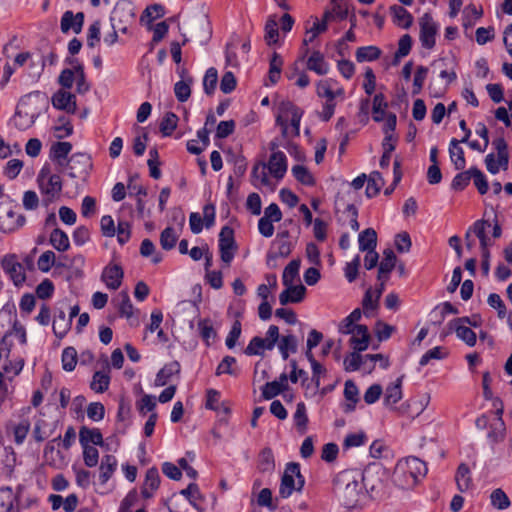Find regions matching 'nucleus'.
<instances>
[{
  "label": "nucleus",
  "instance_id": "nucleus-25",
  "mask_svg": "<svg viewBox=\"0 0 512 512\" xmlns=\"http://www.w3.org/2000/svg\"><path fill=\"white\" fill-rule=\"evenodd\" d=\"M84 23V14L78 12L74 14L72 11H66L61 18V31L68 33L73 30L76 34L80 33Z\"/></svg>",
  "mask_w": 512,
  "mask_h": 512
},
{
  "label": "nucleus",
  "instance_id": "nucleus-28",
  "mask_svg": "<svg viewBox=\"0 0 512 512\" xmlns=\"http://www.w3.org/2000/svg\"><path fill=\"white\" fill-rule=\"evenodd\" d=\"M402 397V377H399L386 387L384 392V405L389 408H394Z\"/></svg>",
  "mask_w": 512,
  "mask_h": 512
},
{
  "label": "nucleus",
  "instance_id": "nucleus-24",
  "mask_svg": "<svg viewBox=\"0 0 512 512\" xmlns=\"http://www.w3.org/2000/svg\"><path fill=\"white\" fill-rule=\"evenodd\" d=\"M348 16V6L344 0H330L329 7L324 11L323 19L330 21H342Z\"/></svg>",
  "mask_w": 512,
  "mask_h": 512
},
{
  "label": "nucleus",
  "instance_id": "nucleus-54",
  "mask_svg": "<svg viewBox=\"0 0 512 512\" xmlns=\"http://www.w3.org/2000/svg\"><path fill=\"white\" fill-rule=\"evenodd\" d=\"M287 78L290 81H293L294 84L304 89L310 85V77L304 70H299L297 65L294 64L293 67H291V70L287 72Z\"/></svg>",
  "mask_w": 512,
  "mask_h": 512
},
{
  "label": "nucleus",
  "instance_id": "nucleus-55",
  "mask_svg": "<svg viewBox=\"0 0 512 512\" xmlns=\"http://www.w3.org/2000/svg\"><path fill=\"white\" fill-rule=\"evenodd\" d=\"M300 260L295 259L288 263L284 268L282 282L284 286H290L299 276Z\"/></svg>",
  "mask_w": 512,
  "mask_h": 512
},
{
  "label": "nucleus",
  "instance_id": "nucleus-48",
  "mask_svg": "<svg viewBox=\"0 0 512 512\" xmlns=\"http://www.w3.org/2000/svg\"><path fill=\"white\" fill-rule=\"evenodd\" d=\"M277 342L279 352L284 360L288 359L290 353L297 351V339L292 334L284 335L281 338L279 337Z\"/></svg>",
  "mask_w": 512,
  "mask_h": 512
},
{
  "label": "nucleus",
  "instance_id": "nucleus-18",
  "mask_svg": "<svg viewBox=\"0 0 512 512\" xmlns=\"http://www.w3.org/2000/svg\"><path fill=\"white\" fill-rule=\"evenodd\" d=\"M52 105L58 110L74 114L77 108L76 96L67 90H58L52 96Z\"/></svg>",
  "mask_w": 512,
  "mask_h": 512
},
{
  "label": "nucleus",
  "instance_id": "nucleus-39",
  "mask_svg": "<svg viewBox=\"0 0 512 512\" xmlns=\"http://www.w3.org/2000/svg\"><path fill=\"white\" fill-rule=\"evenodd\" d=\"M455 481L457 484V488L461 492H466L472 487L473 483H472L471 471H470L469 467L467 466V464L461 463L458 466L456 474H455Z\"/></svg>",
  "mask_w": 512,
  "mask_h": 512
},
{
  "label": "nucleus",
  "instance_id": "nucleus-20",
  "mask_svg": "<svg viewBox=\"0 0 512 512\" xmlns=\"http://www.w3.org/2000/svg\"><path fill=\"white\" fill-rule=\"evenodd\" d=\"M92 167L91 159L85 154L71 157L69 161V175L72 178H85Z\"/></svg>",
  "mask_w": 512,
  "mask_h": 512
},
{
  "label": "nucleus",
  "instance_id": "nucleus-49",
  "mask_svg": "<svg viewBox=\"0 0 512 512\" xmlns=\"http://www.w3.org/2000/svg\"><path fill=\"white\" fill-rule=\"evenodd\" d=\"M359 249L361 251L375 250L377 245V234L374 229L367 228L359 234Z\"/></svg>",
  "mask_w": 512,
  "mask_h": 512
},
{
  "label": "nucleus",
  "instance_id": "nucleus-31",
  "mask_svg": "<svg viewBox=\"0 0 512 512\" xmlns=\"http://www.w3.org/2000/svg\"><path fill=\"white\" fill-rule=\"evenodd\" d=\"M305 292L306 288L301 284L296 286L293 284L286 286V289L279 295V301L282 305H286L288 303H299L303 300Z\"/></svg>",
  "mask_w": 512,
  "mask_h": 512
},
{
  "label": "nucleus",
  "instance_id": "nucleus-11",
  "mask_svg": "<svg viewBox=\"0 0 512 512\" xmlns=\"http://www.w3.org/2000/svg\"><path fill=\"white\" fill-rule=\"evenodd\" d=\"M440 32V24L431 14L425 13L419 19V41L426 50H432L436 45Z\"/></svg>",
  "mask_w": 512,
  "mask_h": 512
},
{
  "label": "nucleus",
  "instance_id": "nucleus-23",
  "mask_svg": "<svg viewBox=\"0 0 512 512\" xmlns=\"http://www.w3.org/2000/svg\"><path fill=\"white\" fill-rule=\"evenodd\" d=\"M328 23L322 18L321 20L315 19L312 26L306 29V33L302 42L301 52L303 57L309 52V45L323 32L327 30Z\"/></svg>",
  "mask_w": 512,
  "mask_h": 512
},
{
  "label": "nucleus",
  "instance_id": "nucleus-2",
  "mask_svg": "<svg viewBox=\"0 0 512 512\" xmlns=\"http://www.w3.org/2000/svg\"><path fill=\"white\" fill-rule=\"evenodd\" d=\"M288 170V159L280 150L272 151L268 161H258L251 171V183L256 188L274 191Z\"/></svg>",
  "mask_w": 512,
  "mask_h": 512
},
{
  "label": "nucleus",
  "instance_id": "nucleus-63",
  "mask_svg": "<svg viewBox=\"0 0 512 512\" xmlns=\"http://www.w3.org/2000/svg\"><path fill=\"white\" fill-rule=\"evenodd\" d=\"M192 79L181 80L175 83L174 93L179 102H185L191 95Z\"/></svg>",
  "mask_w": 512,
  "mask_h": 512
},
{
  "label": "nucleus",
  "instance_id": "nucleus-53",
  "mask_svg": "<svg viewBox=\"0 0 512 512\" xmlns=\"http://www.w3.org/2000/svg\"><path fill=\"white\" fill-rule=\"evenodd\" d=\"M179 122L178 116L173 112H167L160 122V132L164 137L171 136L177 128Z\"/></svg>",
  "mask_w": 512,
  "mask_h": 512
},
{
  "label": "nucleus",
  "instance_id": "nucleus-1",
  "mask_svg": "<svg viewBox=\"0 0 512 512\" xmlns=\"http://www.w3.org/2000/svg\"><path fill=\"white\" fill-rule=\"evenodd\" d=\"M333 493L345 508L361 507L366 498L362 473L353 469L339 472L333 479Z\"/></svg>",
  "mask_w": 512,
  "mask_h": 512
},
{
  "label": "nucleus",
  "instance_id": "nucleus-8",
  "mask_svg": "<svg viewBox=\"0 0 512 512\" xmlns=\"http://www.w3.org/2000/svg\"><path fill=\"white\" fill-rule=\"evenodd\" d=\"M501 233L502 230L497 221L492 226L488 220H477L466 232L467 246L471 247L469 239L471 234H473L479 239L481 250H489L494 244V239L499 238Z\"/></svg>",
  "mask_w": 512,
  "mask_h": 512
},
{
  "label": "nucleus",
  "instance_id": "nucleus-36",
  "mask_svg": "<svg viewBox=\"0 0 512 512\" xmlns=\"http://www.w3.org/2000/svg\"><path fill=\"white\" fill-rule=\"evenodd\" d=\"M311 372H312V382L314 383L313 388H310V385H307L305 390V396H314L317 394L320 385H321V379L324 378L327 374V369L319 362L313 363L311 365Z\"/></svg>",
  "mask_w": 512,
  "mask_h": 512
},
{
  "label": "nucleus",
  "instance_id": "nucleus-27",
  "mask_svg": "<svg viewBox=\"0 0 512 512\" xmlns=\"http://www.w3.org/2000/svg\"><path fill=\"white\" fill-rule=\"evenodd\" d=\"M118 461L115 456L107 454L102 457L99 466V483L105 485L117 470Z\"/></svg>",
  "mask_w": 512,
  "mask_h": 512
},
{
  "label": "nucleus",
  "instance_id": "nucleus-16",
  "mask_svg": "<svg viewBox=\"0 0 512 512\" xmlns=\"http://www.w3.org/2000/svg\"><path fill=\"white\" fill-rule=\"evenodd\" d=\"M301 53V59L306 61L307 70L315 73L318 76H325L329 74L331 70L330 63L326 60L325 55L319 50H313L310 54L309 52L303 57V53Z\"/></svg>",
  "mask_w": 512,
  "mask_h": 512
},
{
  "label": "nucleus",
  "instance_id": "nucleus-46",
  "mask_svg": "<svg viewBox=\"0 0 512 512\" xmlns=\"http://www.w3.org/2000/svg\"><path fill=\"white\" fill-rule=\"evenodd\" d=\"M396 264V256L391 250L384 252V258L380 262L378 271V280H386L394 269Z\"/></svg>",
  "mask_w": 512,
  "mask_h": 512
},
{
  "label": "nucleus",
  "instance_id": "nucleus-9",
  "mask_svg": "<svg viewBox=\"0 0 512 512\" xmlns=\"http://www.w3.org/2000/svg\"><path fill=\"white\" fill-rule=\"evenodd\" d=\"M305 479L301 474L300 465L296 462L286 464L279 486V496L283 499L289 498L295 491H301Z\"/></svg>",
  "mask_w": 512,
  "mask_h": 512
},
{
  "label": "nucleus",
  "instance_id": "nucleus-15",
  "mask_svg": "<svg viewBox=\"0 0 512 512\" xmlns=\"http://www.w3.org/2000/svg\"><path fill=\"white\" fill-rule=\"evenodd\" d=\"M173 220L177 224V227L168 226L160 234V245L167 251L175 247L185 223V215L181 211H178L174 214Z\"/></svg>",
  "mask_w": 512,
  "mask_h": 512
},
{
  "label": "nucleus",
  "instance_id": "nucleus-38",
  "mask_svg": "<svg viewBox=\"0 0 512 512\" xmlns=\"http://www.w3.org/2000/svg\"><path fill=\"white\" fill-rule=\"evenodd\" d=\"M180 372V364L177 361L167 363L159 370L155 378V386H165L173 375Z\"/></svg>",
  "mask_w": 512,
  "mask_h": 512
},
{
  "label": "nucleus",
  "instance_id": "nucleus-56",
  "mask_svg": "<svg viewBox=\"0 0 512 512\" xmlns=\"http://www.w3.org/2000/svg\"><path fill=\"white\" fill-rule=\"evenodd\" d=\"M448 356V350L442 346H436L432 349H429L426 353L422 355L419 360L420 366L428 365L432 360H442Z\"/></svg>",
  "mask_w": 512,
  "mask_h": 512
},
{
  "label": "nucleus",
  "instance_id": "nucleus-64",
  "mask_svg": "<svg viewBox=\"0 0 512 512\" xmlns=\"http://www.w3.org/2000/svg\"><path fill=\"white\" fill-rule=\"evenodd\" d=\"M54 131L57 138L63 139L73 133V125L66 117H60L54 126Z\"/></svg>",
  "mask_w": 512,
  "mask_h": 512
},
{
  "label": "nucleus",
  "instance_id": "nucleus-35",
  "mask_svg": "<svg viewBox=\"0 0 512 512\" xmlns=\"http://www.w3.org/2000/svg\"><path fill=\"white\" fill-rule=\"evenodd\" d=\"M309 418L307 408L304 402H299L296 405V410L293 414V424L297 432L304 435L308 430Z\"/></svg>",
  "mask_w": 512,
  "mask_h": 512
},
{
  "label": "nucleus",
  "instance_id": "nucleus-33",
  "mask_svg": "<svg viewBox=\"0 0 512 512\" xmlns=\"http://www.w3.org/2000/svg\"><path fill=\"white\" fill-rule=\"evenodd\" d=\"M344 397L346 403L344 405L345 412H352L355 410L357 403L360 400L359 389L354 381L347 380L344 384Z\"/></svg>",
  "mask_w": 512,
  "mask_h": 512
},
{
  "label": "nucleus",
  "instance_id": "nucleus-26",
  "mask_svg": "<svg viewBox=\"0 0 512 512\" xmlns=\"http://www.w3.org/2000/svg\"><path fill=\"white\" fill-rule=\"evenodd\" d=\"M180 494L185 497L189 504L197 511L203 512L205 510V497L196 483H190L187 488L180 491Z\"/></svg>",
  "mask_w": 512,
  "mask_h": 512
},
{
  "label": "nucleus",
  "instance_id": "nucleus-29",
  "mask_svg": "<svg viewBox=\"0 0 512 512\" xmlns=\"http://www.w3.org/2000/svg\"><path fill=\"white\" fill-rule=\"evenodd\" d=\"M79 442L81 446H103V436L98 428L83 426L79 431Z\"/></svg>",
  "mask_w": 512,
  "mask_h": 512
},
{
  "label": "nucleus",
  "instance_id": "nucleus-45",
  "mask_svg": "<svg viewBox=\"0 0 512 512\" xmlns=\"http://www.w3.org/2000/svg\"><path fill=\"white\" fill-rule=\"evenodd\" d=\"M506 437V427L502 418L498 419V421L489 426V431L487 433V439L489 443L494 446L500 442H503Z\"/></svg>",
  "mask_w": 512,
  "mask_h": 512
},
{
  "label": "nucleus",
  "instance_id": "nucleus-37",
  "mask_svg": "<svg viewBox=\"0 0 512 512\" xmlns=\"http://www.w3.org/2000/svg\"><path fill=\"white\" fill-rule=\"evenodd\" d=\"M382 55V50L375 45L361 46L355 51V58L358 63L373 62Z\"/></svg>",
  "mask_w": 512,
  "mask_h": 512
},
{
  "label": "nucleus",
  "instance_id": "nucleus-61",
  "mask_svg": "<svg viewBox=\"0 0 512 512\" xmlns=\"http://www.w3.org/2000/svg\"><path fill=\"white\" fill-rule=\"evenodd\" d=\"M198 330L203 341L210 345V341L216 337V331L210 319H201L198 322Z\"/></svg>",
  "mask_w": 512,
  "mask_h": 512
},
{
  "label": "nucleus",
  "instance_id": "nucleus-40",
  "mask_svg": "<svg viewBox=\"0 0 512 512\" xmlns=\"http://www.w3.org/2000/svg\"><path fill=\"white\" fill-rule=\"evenodd\" d=\"M17 497L10 487L0 488V512H16Z\"/></svg>",
  "mask_w": 512,
  "mask_h": 512
},
{
  "label": "nucleus",
  "instance_id": "nucleus-6",
  "mask_svg": "<svg viewBox=\"0 0 512 512\" xmlns=\"http://www.w3.org/2000/svg\"><path fill=\"white\" fill-rule=\"evenodd\" d=\"M37 184L45 206L60 198L63 189L62 177L53 171L50 165L46 164L40 169L37 175Z\"/></svg>",
  "mask_w": 512,
  "mask_h": 512
},
{
  "label": "nucleus",
  "instance_id": "nucleus-5",
  "mask_svg": "<svg viewBox=\"0 0 512 512\" xmlns=\"http://www.w3.org/2000/svg\"><path fill=\"white\" fill-rule=\"evenodd\" d=\"M304 111L291 101H282L277 107L276 124L284 137H296L300 134V123Z\"/></svg>",
  "mask_w": 512,
  "mask_h": 512
},
{
  "label": "nucleus",
  "instance_id": "nucleus-57",
  "mask_svg": "<svg viewBox=\"0 0 512 512\" xmlns=\"http://www.w3.org/2000/svg\"><path fill=\"white\" fill-rule=\"evenodd\" d=\"M25 365V361L21 357H17L15 359L6 360L3 366L4 373L7 375L9 380H12L14 377L18 376Z\"/></svg>",
  "mask_w": 512,
  "mask_h": 512
},
{
  "label": "nucleus",
  "instance_id": "nucleus-17",
  "mask_svg": "<svg viewBox=\"0 0 512 512\" xmlns=\"http://www.w3.org/2000/svg\"><path fill=\"white\" fill-rule=\"evenodd\" d=\"M470 323L469 317H460L450 322V328L453 330L460 340H462L469 347L475 346L477 342L476 333L467 326Z\"/></svg>",
  "mask_w": 512,
  "mask_h": 512
},
{
  "label": "nucleus",
  "instance_id": "nucleus-59",
  "mask_svg": "<svg viewBox=\"0 0 512 512\" xmlns=\"http://www.w3.org/2000/svg\"><path fill=\"white\" fill-rule=\"evenodd\" d=\"M428 68L425 66H418L415 70L414 77H413V84H412V94L418 95L421 93L425 81L428 76Z\"/></svg>",
  "mask_w": 512,
  "mask_h": 512
},
{
  "label": "nucleus",
  "instance_id": "nucleus-43",
  "mask_svg": "<svg viewBox=\"0 0 512 512\" xmlns=\"http://www.w3.org/2000/svg\"><path fill=\"white\" fill-rule=\"evenodd\" d=\"M111 377L109 370L96 371L93 374L90 388L95 393H104L108 390L110 385Z\"/></svg>",
  "mask_w": 512,
  "mask_h": 512
},
{
  "label": "nucleus",
  "instance_id": "nucleus-50",
  "mask_svg": "<svg viewBox=\"0 0 512 512\" xmlns=\"http://www.w3.org/2000/svg\"><path fill=\"white\" fill-rule=\"evenodd\" d=\"M51 245L60 252H65L70 247L68 235L61 229H54L50 234Z\"/></svg>",
  "mask_w": 512,
  "mask_h": 512
},
{
  "label": "nucleus",
  "instance_id": "nucleus-12",
  "mask_svg": "<svg viewBox=\"0 0 512 512\" xmlns=\"http://www.w3.org/2000/svg\"><path fill=\"white\" fill-rule=\"evenodd\" d=\"M278 340L279 328L276 325H270L265 338L253 337L245 348L244 353L248 356L263 355L266 350H272Z\"/></svg>",
  "mask_w": 512,
  "mask_h": 512
},
{
  "label": "nucleus",
  "instance_id": "nucleus-60",
  "mask_svg": "<svg viewBox=\"0 0 512 512\" xmlns=\"http://www.w3.org/2000/svg\"><path fill=\"white\" fill-rule=\"evenodd\" d=\"M486 169L493 175L499 173L500 170H507L509 166V160L506 159L505 165L500 162V156L494 153H489L485 157Z\"/></svg>",
  "mask_w": 512,
  "mask_h": 512
},
{
  "label": "nucleus",
  "instance_id": "nucleus-34",
  "mask_svg": "<svg viewBox=\"0 0 512 512\" xmlns=\"http://www.w3.org/2000/svg\"><path fill=\"white\" fill-rule=\"evenodd\" d=\"M380 297L381 291H373L372 288L366 290L362 300L363 313L366 317H372L375 314Z\"/></svg>",
  "mask_w": 512,
  "mask_h": 512
},
{
  "label": "nucleus",
  "instance_id": "nucleus-51",
  "mask_svg": "<svg viewBox=\"0 0 512 512\" xmlns=\"http://www.w3.org/2000/svg\"><path fill=\"white\" fill-rule=\"evenodd\" d=\"M387 107L388 104L382 93L374 95L372 101V117L375 122L384 120Z\"/></svg>",
  "mask_w": 512,
  "mask_h": 512
},
{
  "label": "nucleus",
  "instance_id": "nucleus-22",
  "mask_svg": "<svg viewBox=\"0 0 512 512\" xmlns=\"http://www.w3.org/2000/svg\"><path fill=\"white\" fill-rule=\"evenodd\" d=\"M101 278L108 289L116 290L121 286L123 270L120 265L111 263L104 268Z\"/></svg>",
  "mask_w": 512,
  "mask_h": 512
},
{
  "label": "nucleus",
  "instance_id": "nucleus-32",
  "mask_svg": "<svg viewBox=\"0 0 512 512\" xmlns=\"http://www.w3.org/2000/svg\"><path fill=\"white\" fill-rule=\"evenodd\" d=\"M390 14L393 23L403 29H408L413 23L412 14L400 5H393L390 7Z\"/></svg>",
  "mask_w": 512,
  "mask_h": 512
},
{
  "label": "nucleus",
  "instance_id": "nucleus-42",
  "mask_svg": "<svg viewBox=\"0 0 512 512\" xmlns=\"http://www.w3.org/2000/svg\"><path fill=\"white\" fill-rule=\"evenodd\" d=\"M460 143L462 142L453 138L449 144L450 159L457 170L464 169L466 165L464 150L460 146Z\"/></svg>",
  "mask_w": 512,
  "mask_h": 512
},
{
  "label": "nucleus",
  "instance_id": "nucleus-21",
  "mask_svg": "<svg viewBox=\"0 0 512 512\" xmlns=\"http://www.w3.org/2000/svg\"><path fill=\"white\" fill-rule=\"evenodd\" d=\"M160 475L156 467H151L146 471L145 478L141 487V495L145 499L152 498L160 486Z\"/></svg>",
  "mask_w": 512,
  "mask_h": 512
},
{
  "label": "nucleus",
  "instance_id": "nucleus-19",
  "mask_svg": "<svg viewBox=\"0 0 512 512\" xmlns=\"http://www.w3.org/2000/svg\"><path fill=\"white\" fill-rule=\"evenodd\" d=\"M25 216L13 209H8L5 214L0 215V231L12 233L25 224Z\"/></svg>",
  "mask_w": 512,
  "mask_h": 512
},
{
  "label": "nucleus",
  "instance_id": "nucleus-41",
  "mask_svg": "<svg viewBox=\"0 0 512 512\" xmlns=\"http://www.w3.org/2000/svg\"><path fill=\"white\" fill-rule=\"evenodd\" d=\"M257 469L262 473H272L275 469V458L271 448H264L258 455Z\"/></svg>",
  "mask_w": 512,
  "mask_h": 512
},
{
  "label": "nucleus",
  "instance_id": "nucleus-30",
  "mask_svg": "<svg viewBox=\"0 0 512 512\" xmlns=\"http://www.w3.org/2000/svg\"><path fill=\"white\" fill-rule=\"evenodd\" d=\"M350 338V346L353 350L361 352L368 348L370 342V334L366 325H360L358 329L352 333Z\"/></svg>",
  "mask_w": 512,
  "mask_h": 512
},
{
  "label": "nucleus",
  "instance_id": "nucleus-58",
  "mask_svg": "<svg viewBox=\"0 0 512 512\" xmlns=\"http://www.w3.org/2000/svg\"><path fill=\"white\" fill-rule=\"evenodd\" d=\"M490 502L491 505L498 510H505L511 505L509 497L501 488L492 491Z\"/></svg>",
  "mask_w": 512,
  "mask_h": 512
},
{
  "label": "nucleus",
  "instance_id": "nucleus-7",
  "mask_svg": "<svg viewBox=\"0 0 512 512\" xmlns=\"http://www.w3.org/2000/svg\"><path fill=\"white\" fill-rule=\"evenodd\" d=\"M39 101H45V97L39 91L32 92L21 98L13 116L14 125L19 130H26L35 123L40 110L32 106Z\"/></svg>",
  "mask_w": 512,
  "mask_h": 512
},
{
  "label": "nucleus",
  "instance_id": "nucleus-47",
  "mask_svg": "<svg viewBox=\"0 0 512 512\" xmlns=\"http://www.w3.org/2000/svg\"><path fill=\"white\" fill-rule=\"evenodd\" d=\"M291 173L293 177L302 185L311 187L316 183L314 175L304 165H294L291 169Z\"/></svg>",
  "mask_w": 512,
  "mask_h": 512
},
{
  "label": "nucleus",
  "instance_id": "nucleus-62",
  "mask_svg": "<svg viewBox=\"0 0 512 512\" xmlns=\"http://www.w3.org/2000/svg\"><path fill=\"white\" fill-rule=\"evenodd\" d=\"M62 368L71 372L75 369L77 365V351L74 347H66L62 352Z\"/></svg>",
  "mask_w": 512,
  "mask_h": 512
},
{
  "label": "nucleus",
  "instance_id": "nucleus-44",
  "mask_svg": "<svg viewBox=\"0 0 512 512\" xmlns=\"http://www.w3.org/2000/svg\"><path fill=\"white\" fill-rule=\"evenodd\" d=\"M367 186L365 193L368 198H373L379 194L384 186V179L380 172L373 171L366 180Z\"/></svg>",
  "mask_w": 512,
  "mask_h": 512
},
{
  "label": "nucleus",
  "instance_id": "nucleus-13",
  "mask_svg": "<svg viewBox=\"0 0 512 512\" xmlns=\"http://www.w3.org/2000/svg\"><path fill=\"white\" fill-rule=\"evenodd\" d=\"M383 359L384 360V369L389 366V360L382 354H367L360 355L358 351H355L347 355L344 359V367L348 372H354L359 370L360 368H364L367 370H372L375 367L376 360Z\"/></svg>",
  "mask_w": 512,
  "mask_h": 512
},
{
  "label": "nucleus",
  "instance_id": "nucleus-14",
  "mask_svg": "<svg viewBox=\"0 0 512 512\" xmlns=\"http://www.w3.org/2000/svg\"><path fill=\"white\" fill-rule=\"evenodd\" d=\"M3 271L10 277L17 287L22 286L26 281L24 266L18 261L15 254H8L1 260Z\"/></svg>",
  "mask_w": 512,
  "mask_h": 512
},
{
  "label": "nucleus",
  "instance_id": "nucleus-52",
  "mask_svg": "<svg viewBox=\"0 0 512 512\" xmlns=\"http://www.w3.org/2000/svg\"><path fill=\"white\" fill-rule=\"evenodd\" d=\"M72 321L66 317L65 312L60 311L53 321V332L59 337L63 338L71 328Z\"/></svg>",
  "mask_w": 512,
  "mask_h": 512
},
{
  "label": "nucleus",
  "instance_id": "nucleus-4",
  "mask_svg": "<svg viewBox=\"0 0 512 512\" xmlns=\"http://www.w3.org/2000/svg\"><path fill=\"white\" fill-rule=\"evenodd\" d=\"M427 466L417 457H406L398 460L394 476L396 481L404 488L415 486L427 474Z\"/></svg>",
  "mask_w": 512,
  "mask_h": 512
},
{
  "label": "nucleus",
  "instance_id": "nucleus-10",
  "mask_svg": "<svg viewBox=\"0 0 512 512\" xmlns=\"http://www.w3.org/2000/svg\"><path fill=\"white\" fill-rule=\"evenodd\" d=\"M220 259L225 267H230L238 250L234 230L226 225L221 228L218 238Z\"/></svg>",
  "mask_w": 512,
  "mask_h": 512
},
{
  "label": "nucleus",
  "instance_id": "nucleus-3",
  "mask_svg": "<svg viewBox=\"0 0 512 512\" xmlns=\"http://www.w3.org/2000/svg\"><path fill=\"white\" fill-rule=\"evenodd\" d=\"M315 93L324 100L319 118L328 122L333 117L337 104L346 99L345 88L337 79L326 77L315 83Z\"/></svg>",
  "mask_w": 512,
  "mask_h": 512
}]
</instances>
